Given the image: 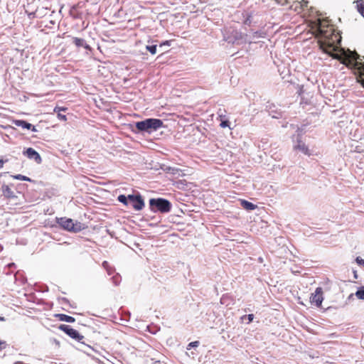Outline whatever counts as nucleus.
<instances>
[{"mask_svg": "<svg viewBox=\"0 0 364 364\" xmlns=\"http://www.w3.org/2000/svg\"><path fill=\"white\" fill-rule=\"evenodd\" d=\"M163 126V121L156 118H148L135 123V127L139 132L148 133L156 131Z\"/></svg>", "mask_w": 364, "mask_h": 364, "instance_id": "nucleus-1", "label": "nucleus"}, {"mask_svg": "<svg viewBox=\"0 0 364 364\" xmlns=\"http://www.w3.org/2000/svg\"><path fill=\"white\" fill-rule=\"evenodd\" d=\"M363 87H364V80L362 82Z\"/></svg>", "mask_w": 364, "mask_h": 364, "instance_id": "nucleus-39", "label": "nucleus"}, {"mask_svg": "<svg viewBox=\"0 0 364 364\" xmlns=\"http://www.w3.org/2000/svg\"><path fill=\"white\" fill-rule=\"evenodd\" d=\"M23 154L26 156L29 159L34 160L38 164L42 162V159L40 154L31 147L27 148L23 151Z\"/></svg>", "mask_w": 364, "mask_h": 364, "instance_id": "nucleus-7", "label": "nucleus"}, {"mask_svg": "<svg viewBox=\"0 0 364 364\" xmlns=\"http://www.w3.org/2000/svg\"><path fill=\"white\" fill-rule=\"evenodd\" d=\"M106 271L108 275H112L114 273L115 269L110 266L109 269H106Z\"/></svg>", "mask_w": 364, "mask_h": 364, "instance_id": "nucleus-29", "label": "nucleus"}, {"mask_svg": "<svg viewBox=\"0 0 364 364\" xmlns=\"http://www.w3.org/2000/svg\"><path fill=\"white\" fill-rule=\"evenodd\" d=\"M104 269L106 270L109 268L110 265L107 261H104L102 264Z\"/></svg>", "mask_w": 364, "mask_h": 364, "instance_id": "nucleus-32", "label": "nucleus"}, {"mask_svg": "<svg viewBox=\"0 0 364 364\" xmlns=\"http://www.w3.org/2000/svg\"><path fill=\"white\" fill-rule=\"evenodd\" d=\"M4 161L3 159H0V168H1L4 166Z\"/></svg>", "mask_w": 364, "mask_h": 364, "instance_id": "nucleus-33", "label": "nucleus"}, {"mask_svg": "<svg viewBox=\"0 0 364 364\" xmlns=\"http://www.w3.org/2000/svg\"><path fill=\"white\" fill-rule=\"evenodd\" d=\"M14 364H23L21 361H16L14 363Z\"/></svg>", "mask_w": 364, "mask_h": 364, "instance_id": "nucleus-38", "label": "nucleus"}, {"mask_svg": "<svg viewBox=\"0 0 364 364\" xmlns=\"http://www.w3.org/2000/svg\"><path fill=\"white\" fill-rule=\"evenodd\" d=\"M85 349H82V351H83L85 353H86L87 355L90 356V357H94V355L92 354V352H97V350H95L92 347H91L90 346L87 345V344H85L84 342L83 343H82Z\"/></svg>", "mask_w": 364, "mask_h": 364, "instance_id": "nucleus-17", "label": "nucleus"}, {"mask_svg": "<svg viewBox=\"0 0 364 364\" xmlns=\"http://www.w3.org/2000/svg\"><path fill=\"white\" fill-rule=\"evenodd\" d=\"M254 314H247V315H244L242 316V320L244 321L245 319H247V323H250V322H252L254 319Z\"/></svg>", "mask_w": 364, "mask_h": 364, "instance_id": "nucleus-24", "label": "nucleus"}, {"mask_svg": "<svg viewBox=\"0 0 364 364\" xmlns=\"http://www.w3.org/2000/svg\"><path fill=\"white\" fill-rule=\"evenodd\" d=\"M63 301L65 304H69L70 303L69 300L68 299H66V298H63Z\"/></svg>", "mask_w": 364, "mask_h": 364, "instance_id": "nucleus-34", "label": "nucleus"}, {"mask_svg": "<svg viewBox=\"0 0 364 364\" xmlns=\"http://www.w3.org/2000/svg\"><path fill=\"white\" fill-rule=\"evenodd\" d=\"M323 301V289L321 287H317L314 293L311 294V296L310 297V301L312 304H314L316 306L320 307L321 306Z\"/></svg>", "mask_w": 364, "mask_h": 364, "instance_id": "nucleus-6", "label": "nucleus"}, {"mask_svg": "<svg viewBox=\"0 0 364 364\" xmlns=\"http://www.w3.org/2000/svg\"><path fill=\"white\" fill-rule=\"evenodd\" d=\"M149 208L153 213H169L172 208L171 203L163 198H151L149 201Z\"/></svg>", "mask_w": 364, "mask_h": 364, "instance_id": "nucleus-2", "label": "nucleus"}, {"mask_svg": "<svg viewBox=\"0 0 364 364\" xmlns=\"http://www.w3.org/2000/svg\"><path fill=\"white\" fill-rule=\"evenodd\" d=\"M146 50H148L151 54L155 55L157 51V45L153 44V45H147L146 46Z\"/></svg>", "mask_w": 364, "mask_h": 364, "instance_id": "nucleus-21", "label": "nucleus"}, {"mask_svg": "<svg viewBox=\"0 0 364 364\" xmlns=\"http://www.w3.org/2000/svg\"><path fill=\"white\" fill-rule=\"evenodd\" d=\"M220 127L223 128L229 127H230V122L227 119L223 120L220 122Z\"/></svg>", "mask_w": 364, "mask_h": 364, "instance_id": "nucleus-26", "label": "nucleus"}, {"mask_svg": "<svg viewBox=\"0 0 364 364\" xmlns=\"http://www.w3.org/2000/svg\"><path fill=\"white\" fill-rule=\"evenodd\" d=\"M117 200L122 203H123L126 206H129V198L128 196H125L123 194L119 195L117 197Z\"/></svg>", "mask_w": 364, "mask_h": 364, "instance_id": "nucleus-19", "label": "nucleus"}, {"mask_svg": "<svg viewBox=\"0 0 364 364\" xmlns=\"http://www.w3.org/2000/svg\"><path fill=\"white\" fill-rule=\"evenodd\" d=\"M66 109H67V108H65V107H56L54 109V112H58V118L60 120H62V121H66L67 120L66 115L62 114L61 113H60V111H65Z\"/></svg>", "mask_w": 364, "mask_h": 364, "instance_id": "nucleus-16", "label": "nucleus"}, {"mask_svg": "<svg viewBox=\"0 0 364 364\" xmlns=\"http://www.w3.org/2000/svg\"><path fill=\"white\" fill-rule=\"evenodd\" d=\"M321 48L325 53L330 56H334L336 48L333 43H322L321 44Z\"/></svg>", "mask_w": 364, "mask_h": 364, "instance_id": "nucleus-9", "label": "nucleus"}, {"mask_svg": "<svg viewBox=\"0 0 364 364\" xmlns=\"http://www.w3.org/2000/svg\"><path fill=\"white\" fill-rule=\"evenodd\" d=\"M129 205L136 210H141L144 208V200L139 193L128 195Z\"/></svg>", "mask_w": 364, "mask_h": 364, "instance_id": "nucleus-5", "label": "nucleus"}, {"mask_svg": "<svg viewBox=\"0 0 364 364\" xmlns=\"http://www.w3.org/2000/svg\"><path fill=\"white\" fill-rule=\"evenodd\" d=\"M240 205L247 210H253L257 208V205L246 200H240Z\"/></svg>", "mask_w": 364, "mask_h": 364, "instance_id": "nucleus-14", "label": "nucleus"}, {"mask_svg": "<svg viewBox=\"0 0 364 364\" xmlns=\"http://www.w3.org/2000/svg\"><path fill=\"white\" fill-rule=\"evenodd\" d=\"M353 274H354V277L355 279H357L358 278V275H357V272L355 270L353 271Z\"/></svg>", "mask_w": 364, "mask_h": 364, "instance_id": "nucleus-36", "label": "nucleus"}, {"mask_svg": "<svg viewBox=\"0 0 364 364\" xmlns=\"http://www.w3.org/2000/svg\"><path fill=\"white\" fill-rule=\"evenodd\" d=\"M6 320V318L3 316H0V321H4Z\"/></svg>", "mask_w": 364, "mask_h": 364, "instance_id": "nucleus-37", "label": "nucleus"}, {"mask_svg": "<svg viewBox=\"0 0 364 364\" xmlns=\"http://www.w3.org/2000/svg\"><path fill=\"white\" fill-rule=\"evenodd\" d=\"M58 328L63 331L65 334L70 336L71 338L76 340L80 343H83L84 336L81 335L77 330L74 329L69 325L61 324Z\"/></svg>", "mask_w": 364, "mask_h": 364, "instance_id": "nucleus-4", "label": "nucleus"}, {"mask_svg": "<svg viewBox=\"0 0 364 364\" xmlns=\"http://www.w3.org/2000/svg\"><path fill=\"white\" fill-rule=\"evenodd\" d=\"M13 124L20 127L23 129H31L33 132H36L37 129L35 126L23 119H14L12 122Z\"/></svg>", "mask_w": 364, "mask_h": 364, "instance_id": "nucleus-8", "label": "nucleus"}, {"mask_svg": "<svg viewBox=\"0 0 364 364\" xmlns=\"http://www.w3.org/2000/svg\"><path fill=\"white\" fill-rule=\"evenodd\" d=\"M199 345V341H193V342H191L189 344H188V347L189 348H194V347H197Z\"/></svg>", "mask_w": 364, "mask_h": 364, "instance_id": "nucleus-31", "label": "nucleus"}, {"mask_svg": "<svg viewBox=\"0 0 364 364\" xmlns=\"http://www.w3.org/2000/svg\"><path fill=\"white\" fill-rule=\"evenodd\" d=\"M73 43L76 46L77 48H84L86 50H90L91 47L86 43V41L83 38H77V37H73Z\"/></svg>", "mask_w": 364, "mask_h": 364, "instance_id": "nucleus-10", "label": "nucleus"}, {"mask_svg": "<svg viewBox=\"0 0 364 364\" xmlns=\"http://www.w3.org/2000/svg\"><path fill=\"white\" fill-rule=\"evenodd\" d=\"M111 279H112V283L115 286L119 285L122 281L121 276L118 273L113 275L112 277L111 278Z\"/></svg>", "mask_w": 364, "mask_h": 364, "instance_id": "nucleus-20", "label": "nucleus"}, {"mask_svg": "<svg viewBox=\"0 0 364 364\" xmlns=\"http://www.w3.org/2000/svg\"><path fill=\"white\" fill-rule=\"evenodd\" d=\"M355 262L358 265L364 267V259H362L360 257H357L355 259Z\"/></svg>", "mask_w": 364, "mask_h": 364, "instance_id": "nucleus-28", "label": "nucleus"}, {"mask_svg": "<svg viewBox=\"0 0 364 364\" xmlns=\"http://www.w3.org/2000/svg\"><path fill=\"white\" fill-rule=\"evenodd\" d=\"M356 7L358 11L361 14V16L364 18V2L362 1H356Z\"/></svg>", "mask_w": 364, "mask_h": 364, "instance_id": "nucleus-18", "label": "nucleus"}, {"mask_svg": "<svg viewBox=\"0 0 364 364\" xmlns=\"http://www.w3.org/2000/svg\"><path fill=\"white\" fill-rule=\"evenodd\" d=\"M56 222L62 228L69 232H78L83 228L81 223H74L70 218H56Z\"/></svg>", "mask_w": 364, "mask_h": 364, "instance_id": "nucleus-3", "label": "nucleus"}, {"mask_svg": "<svg viewBox=\"0 0 364 364\" xmlns=\"http://www.w3.org/2000/svg\"><path fill=\"white\" fill-rule=\"evenodd\" d=\"M275 106L274 105H270L268 108V112L269 115L272 117V118L279 119L282 117V113L281 112H279L276 109H274Z\"/></svg>", "mask_w": 364, "mask_h": 364, "instance_id": "nucleus-15", "label": "nucleus"}, {"mask_svg": "<svg viewBox=\"0 0 364 364\" xmlns=\"http://www.w3.org/2000/svg\"><path fill=\"white\" fill-rule=\"evenodd\" d=\"M55 316L58 318L59 321L67 323H74L75 321V318L74 317L63 314H57Z\"/></svg>", "mask_w": 364, "mask_h": 364, "instance_id": "nucleus-13", "label": "nucleus"}, {"mask_svg": "<svg viewBox=\"0 0 364 364\" xmlns=\"http://www.w3.org/2000/svg\"><path fill=\"white\" fill-rule=\"evenodd\" d=\"M1 191L3 195L7 198H15L16 196L11 188L6 184L2 185Z\"/></svg>", "mask_w": 364, "mask_h": 364, "instance_id": "nucleus-11", "label": "nucleus"}, {"mask_svg": "<svg viewBox=\"0 0 364 364\" xmlns=\"http://www.w3.org/2000/svg\"><path fill=\"white\" fill-rule=\"evenodd\" d=\"M1 345H4V346H6V342H5V341H0V346H1ZM4 348V347H0V349H1V348Z\"/></svg>", "mask_w": 364, "mask_h": 364, "instance_id": "nucleus-35", "label": "nucleus"}, {"mask_svg": "<svg viewBox=\"0 0 364 364\" xmlns=\"http://www.w3.org/2000/svg\"><path fill=\"white\" fill-rule=\"evenodd\" d=\"M294 149L301 151L305 155L310 156L311 154L308 146L301 140L298 141V144L294 146Z\"/></svg>", "mask_w": 364, "mask_h": 364, "instance_id": "nucleus-12", "label": "nucleus"}, {"mask_svg": "<svg viewBox=\"0 0 364 364\" xmlns=\"http://www.w3.org/2000/svg\"><path fill=\"white\" fill-rule=\"evenodd\" d=\"M277 4H281L282 6H286L288 4V0H275Z\"/></svg>", "mask_w": 364, "mask_h": 364, "instance_id": "nucleus-30", "label": "nucleus"}, {"mask_svg": "<svg viewBox=\"0 0 364 364\" xmlns=\"http://www.w3.org/2000/svg\"><path fill=\"white\" fill-rule=\"evenodd\" d=\"M14 178L24 181H31V179L26 176L21 175V174H17L14 176Z\"/></svg>", "mask_w": 364, "mask_h": 364, "instance_id": "nucleus-23", "label": "nucleus"}, {"mask_svg": "<svg viewBox=\"0 0 364 364\" xmlns=\"http://www.w3.org/2000/svg\"><path fill=\"white\" fill-rule=\"evenodd\" d=\"M166 171L168 173H171L172 174H176V173H178V168H175V167H170V166H168V167H167L166 168Z\"/></svg>", "mask_w": 364, "mask_h": 364, "instance_id": "nucleus-25", "label": "nucleus"}, {"mask_svg": "<svg viewBox=\"0 0 364 364\" xmlns=\"http://www.w3.org/2000/svg\"><path fill=\"white\" fill-rule=\"evenodd\" d=\"M355 296L361 300H364V287H361L358 289L355 292Z\"/></svg>", "mask_w": 364, "mask_h": 364, "instance_id": "nucleus-22", "label": "nucleus"}, {"mask_svg": "<svg viewBox=\"0 0 364 364\" xmlns=\"http://www.w3.org/2000/svg\"><path fill=\"white\" fill-rule=\"evenodd\" d=\"M171 41H165L162 43H161L159 46V48H162L164 46H171Z\"/></svg>", "mask_w": 364, "mask_h": 364, "instance_id": "nucleus-27", "label": "nucleus"}]
</instances>
